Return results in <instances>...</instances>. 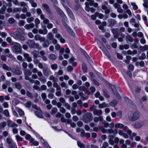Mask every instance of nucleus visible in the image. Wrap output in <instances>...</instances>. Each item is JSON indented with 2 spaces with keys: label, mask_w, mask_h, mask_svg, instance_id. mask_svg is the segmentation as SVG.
<instances>
[{
  "label": "nucleus",
  "mask_w": 148,
  "mask_h": 148,
  "mask_svg": "<svg viewBox=\"0 0 148 148\" xmlns=\"http://www.w3.org/2000/svg\"><path fill=\"white\" fill-rule=\"evenodd\" d=\"M23 33V31L21 29L18 28L13 33V34L16 38L22 41L25 40L24 37L22 35Z\"/></svg>",
  "instance_id": "1"
},
{
  "label": "nucleus",
  "mask_w": 148,
  "mask_h": 148,
  "mask_svg": "<svg viewBox=\"0 0 148 148\" xmlns=\"http://www.w3.org/2000/svg\"><path fill=\"white\" fill-rule=\"evenodd\" d=\"M13 46V51L16 53H21L22 51L21 45L18 43L14 42L12 44Z\"/></svg>",
  "instance_id": "2"
},
{
  "label": "nucleus",
  "mask_w": 148,
  "mask_h": 148,
  "mask_svg": "<svg viewBox=\"0 0 148 148\" xmlns=\"http://www.w3.org/2000/svg\"><path fill=\"white\" fill-rule=\"evenodd\" d=\"M140 116V113L138 111H135L133 114L132 116L128 117V119L131 121H134L138 119Z\"/></svg>",
  "instance_id": "3"
},
{
  "label": "nucleus",
  "mask_w": 148,
  "mask_h": 148,
  "mask_svg": "<svg viewBox=\"0 0 148 148\" xmlns=\"http://www.w3.org/2000/svg\"><path fill=\"white\" fill-rule=\"evenodd\" d=\"M92 119L93 117L92 113L87 112L84 116L82 120L85 123H87L92 121Z\"/></svg>",
  "instance_id": "4"
},
{
  "label": "nucleus",
  "mask_w": 148,
  "mask_h": 148,
  "mask_svg": "<svg viewBox=\"0 0 148 148\" xmlns=\"http://www.w3.org/2000/svg\"><path fill=\"white\" fill-rule=\"evenodd\" d=\"M108 86L109 88H110L112 90L114 93V95L119 99H121V97L119 95V94L116 91V88L112 84H110V83H108Z\"/></svg>",
  "instance_id": "5"
},
{
  "label": "nucleus",
  "mask_w": 148,
  "mask_h": 148,
  "mask_svg": "<svg viewBox=\"0 0 148 148\" xmlns=\"http://www.w3.org/2000/svg\"><path fill=\"white\" fill-rule=\"evenodd\" d=\"M43 72L44 75L46 76H48L51 73V72L47 66L43 68Z\"/></svg>",
  "instance_id": "6"
},
{
  "label": "nucleus",
  "mask_w": 148,
  "mask_h": 148,
  "mask_svg": "<svg viewBox=\"0 0 148 148\" xmlns=\"http://www.w3.org/2000/svg\"><path fill=\"white\" fill-rule=\"evenodd\" d=\"M55 9L56 10L57 12L62 17L65 16V15L64 13L59 8L58 6L56 5L53 6Z\"/></svg>",
  "instance_id": "7"
},
{
  "label": "nucleus",
  "mask_w": 148,
  "mask_h": 148,
  "mask_svg": "<svg viewBox=\"0 0 148 148\" xmlns=\"http://www.w3.org/2000/svg\"><path fill=\"white\" fill-rule=\"evenodd\" d=\"M64 7L70 18L72 19H74L75 17L71 10L67 6H64Z\"/></svg>",
  "instance_id": "8"
},
{
  "label": "nucleus",
  "mask_w": 148,
  "mask_h": 148,
  "mask_svg": "<svg viewBox=\"0 0 148 148\" xmlns=\"http://www.w3.org/2000/svg\"><path fill=\"white\" fill-rule=\"evenodd\" d=\"M42 6L44 9L49 14H51L52 13L50 10L49 6L47 4L43 3L42 4Z\"/></svg>",
  "instance_id": "9"
},
{
  "label": "nucleus",
  "mask_w": 148,
  "mask_h": 148,
  "mask_svg": "<svg viewBox=\"0 0 148 148\" xmlns=\"http://www.w3.org/2000/svg\"><path fill=\"white\" fill-rule=\"evenodd\" d=\"M34 39L36 40H39L40 42H42L45 40V38L41 37L39 34H36L34 36Z\"/></svg>",
  "instance_id": "10"
},
{
  "label": "nucleus",
  "mask_w": 148,
  "mask_h": 148,
  "mask_svg": "<svg viewBox=\"0 0 148 148\" xmlns=\"http://www.w3.org/2000/svg\"><path fill=\"white\" fill-rule=\"evenodd\" d=\"M145 124V123L143 121L136 122L134 124L135 127L137 128H141Z\"/></svg>",
  "instance_id": "11"
},
{
  "label": "nucleus",
  "mask_w": 148,
  "mask_h": 148,
  "mask_svg": "<svg viewBox=\"0 0 148 148\" xmlns=\"http://www.w3.org/2000/svg\"><path fill=\"white\" fill-rule=\"evenodd\" d=\"M7 125L10 127H15L17 126V125L11 120L7 121Z\"/></svg>",
  "instance_id": "12"
},
{
  "label": "nucleus",
  "mask_w": 148,
  "mask_h": 148,
  "mask_svg": "<svg viewBox=\"0 0 148 148\" xmlns=\"http://www.w3.org/2000/svg\"><path fill=\"white\" fill-rule=\"evenodd\" d=\"M93 114L95 115L101 116L103 114V112L101 110L96 109L93 111Z\"/></svg>",
  "instance_id": "13"
},
{
  "label": "nucleus",
  "mask_w": 148,
  "mask_h": 148,
  "mask_svg": "<svg viewBox=\"0 0 148 148\" xmlns=\"http://www.w3.org/2000/svg\"><path fill=\"white\" fill-rule=\"evenodd\" d=\"M32 72L30 71L29 70H25L24 72L25 79H29V77L32 75Z\"/></svg>",
  "instance_id": "14"
},
{
  "label": "nucleus",
  "mask_w": 148,
  "mask_h": 148,
  "mask_svg": "<svg viewBox=\"0 0 148 148\" xmlns=\"http://www.w3.org/2000/svg\"><path fill=\"white\" fill-rule=\"evenodd\" d=\"M64 26L69 33L72 36H74L75 34L73 30L66 25Z\"/></svg>",
  "instance_id": "15"
},
{
  "label": "nucleus",
  "mask_w": 148,
  "mask_h": 148,
  "mask_svg": "<svg viewBox=\"0 0 148 148\" xmlns=\"http://www.w3.org/2000/svg\"><path fill=\"white\" fill-rule=\"evenodd\" d=\"M31 54L33 56V58L34 59H36L38 57H40L39 55V51L34 50L31 52Z\"/></svg>",
  "instance_id": "16"
},
{
  "label": "nucleus",
  "mask_w": 148,
  "mask_h": 148,
  "mask_svg": "<svg viewBox=\"0 0 148 148\" xmlns=\"http://www.w3.org/2000/svg\"><path fill=\"white\" fill-rule=\"evenodd\" d=\"M80 135L83 137H86L87 138H89L90 136V134L89 133H85L84 130H83V131L81 132Z\"/></svg>",
  "instance_id": "17"
},
{
  "label": "nucleus",
  "mask_w": 148,
  "mask_h": 148,
  "mask_svg": "<svg viewBox=\"0 0 148 148\" xmlns=\"http://www.w3.org/2000/svg\"><path fill=\"white\" fill-rule=\"evenodd\" d=\"M115 127L116 128H123L124 130H126L127 129V127L126 126H124V125L122 124L118 123L116 124L115 125Z\"/></svg>",
  "instance_id": "18"
},
{
  "label": "nucleus",
  "mask_w": 148,
  "mask_h": 148,
  "mask_svg": "<svg viewBox=\"0 0 148 148\" xmlns=\"http://www.w3.org/2000/svg\"><path fill=\"white\" fill-rule=\"evenodd\" d=\"M38 31L39 34L43 35L46 34L48 32V31L45 27H43V30L39 29Z\"/></svg>",
  "instance_id": "19"
},
{
  "label": "nucleus",
  "mask_w": 148,
  "mask_h": 148,
  "mask_svg": "<svg viewBox=\"0 0 148 148\" xmlns=\"http://www.w3.org/2000/svg\"><path fill=\"white\" fill-rule=\"evenodd\" d=\"M23 56L27 62H30L32 61L31 57L29 56V54L25 53L23 54Z\"/></svg>",
  "instance_id": "20"
},
{
  "label": "nucleus",
  "mask_w": 148,
  "mask_h": 148,
  "mask_svg": "<svg viewBox=\"0 0 148 148\" xmlns=\"http://www.w3.org/2000/svg\"><path fill=\"white\" fill-rule=\"evenodd\" d=\"M108 22L109 23V26L112 27L116 23V21L114 19H109L108 20Z\"/></svg>",
  "instance_id": "21"
},
{
  "label": "nucleus",
  "mask_w": 148,
  "mask_h": 148,
  "mask_svg": "<svg viewBox=\"0 0 148 148\" xmlns=\"http://www.w3.org/2000/svg\"><path fill=\"white\" fill-rule=\"evenodd\" d=\"M103 118L102 116H99L98 117H95L93 119L95 123H97L99 121H103Z\"/></svg>",
  "instance_id": "22"
},
{
  "label": "nucleus",
  "mask_w": 148,
  "mask_h": 148,
  "mask_svg": "<svg viewBox=\"0 0 148 148\" xmlns=\"http://www.w3.org/2000/svg\"><path fill=\"white\" fill-rule=\"evenodd\" d=\"M89 5L91 6H94L95 7L97 8L98 7V3H95L93 0H91L88 2Z\"/></svg>",
  "instance_id": "23"
},
{
  "label": "nucleus",
  "mask_w": 148,
  "mask_h": 148,
  "mask_svg": "<svg viewBox=\"0 0 148 148\" xmlns=\"http://www.w3.org/2000/svg\"><path fill=\"white\" fill-rule=\"evenodd\" d=\"M108 131L109 134H118V132L117 130L116 129H108Z\"/></svg>",
  "instance_id": "24"
},
{
  "label": "nucleus",
  "mask_w": 148,
  "mask_h": 148,
  "mask_svg": "<svg viewBox=\"0 0 148 148\" xmlns=\"http://www.w3.org/2000/svg\"><path fill=\"white\" fill-rule=\"evenodd\" d=\"M11 71L16 75H20L22 73L21 71L19 70H16V69H12Z\"/></svg>",
  "instance_id": "25"
},
{
  "label": "nucleus",
  "mask_w": 148,
  "mask_h": 148,
  "mask_svg": "<svg viewBox=\"0 0 148 148\" xmlns=\"http://www.w3.org/2000/svg\"><path fill=\"white\" fill-rule=\"evenodd\" d=\"M75 60V58L72 57L69 60V62L72 64L73 66H75L77 65V63L74 62V61Z\"/></svg>",
  "instance_id": "26"
},
{
  "label": "nucleus",
  "mask_w": 148,
  "mask_h": 148,
  "mask_svg": "<svg viewBox=\"0 0 148 148\" xmlns=\"http://www.w3.org/2000/svg\"><path fill=\"white\" fill-rule=\"evenodd\" d=\"M108 107V104H106L105 102H103L99 104V107L100 109H102L106 107Z\"/></svg>",
  "instance_id": "27"
},
{
  "label": "nucleus",
  "mask_w": 148,
  "mask_h": 148,
  "mask_svg": "<svg viewBox=\"0 0 148 148\" xmlns=\"http://www.w3.org/2000/svg\"><path fill=\"white\" fill-rule=\"evenodd\" d=\"M49 58L51 60H55L57 58V56L54 54L51 53L48 56Z\"/></svg>",
  "instance_id": "28"
},
{
  "label": "nucleus",
  "mask_w": 148,
  "mask_h": 148,
  "mask_svg": "<svg viewBox=\"0 0 148 148\" xmlns=\"http://www.w3.org/2000/svg\"><path fill=\"white\" fill-rule=\"evenodd\" d=\"M125 38L126 41L130 42H132L133 41V39L130 35H127L126 37Z\"/></svg>",
  "instance_id": "29"
},
{
  "label": "nucleus",
  "mask_w": 148,
  "mask_h": 148,
  "mask_svg": "<svg viewBox=\"0 0 148 148\" xmlns=\"http://www.w3.org/2000/svg\"><path fill=\"white\" fill-rule=\"evenodd\" d=\"M34 43L35 42L32 40H29L27 41V44L30 48H32Z\"/></svg>",
  "instance_id": "30"
},
{
  "label": "nucleus",
  "mask_w": 148,
  "mask_h": 148,
  "mask_svg": "<svg viewBox=\"0 0 148 148\" xmlns=\"http://www.w3.org/2000/svg\"><path fill=\"white\" fill-rule=\"evenodd\" d=\"M139 49L142 51H144L148 50V46L145 45L144 46H140L139 47Z\"/></svg>",
  "instance_id": "31"
},
{
  "label": "nucleus",
  "mask_w": 148,
  "mask_h": 148,
  "mask_svg": "<svg viewBox=\"0 0 148 148\" xmlns=\"http://www.w3.org/2000/svg\"><path fill=\"white\" fill-rule=\"evenodd\" d=\"M2 67V68L5 70H6L7 71H10L11 70V68L9 67H8L6 64H3L1 66Z\"/></svg>",
  "instance_id": "32"
},
{
  "label": "nucleus",
  "mask_w": 148,
  "mask_h": 148,
  "mask_svg": "<svg viewBox=\"0 0 148 148\" xmlns=\"http://www.w3.org/2000/svg\"><path fill=\"white\" fill-rule=\"evenodd\" d=\"M44 42L42 44V47L44 48H47L48 47L49 45V43L48 41L47 40H46L45 38V40L43 42Z\"/></svg>",
  "instance_id": "33"
},
{
  "label": "nucleus",
  "mask_w": 148,
  "mask_h": 148,
  "mask_svg": "<svg viewBox=\"0 0 148 148\" xmlns=\"http://www.w3.org/2000/svg\"><path fill=\"white\" fill-rule=\"evenodd\" d=\"M49 79L50 80L52 81L53 82H56L58 81V79L55 78L53 75H50L49 77Z\"/></svg>",
  "instance_id": "34"
},
{
  "label": "nucleus",
  "mask_w": 148,
  "mask_h": 148,
  "mask_svg": "<svg viewBox=\"0 0 148 148\" xmlns=\"http://www.w3.org/2000/svg\"><path fill=\"white\" fill-rule=\"evenodd\" d=\"M25 138L26 140H29L31 142H32L34 140V139L31 137L30 135L28 134L26 135Z\"/></svg>",
  "instance_id": "35"
},
{
  "label": "nucleus",
  "mask_w": 148,
  "mask_h": 148,
  "mask_svg": "<svg viewBox=\"0 0 148 148\" xmlns=\"http://www.w3.org/2000/svg\"><path fill=\"white\" fill-rule=\"evenodd\" d=\"M82 69L84 73H86L87 71V67L86 64L83 62L82 64Z\"/></svg>",
  "instance_id": "36"
},
{
  "label": "nucleus",
  "mask_w": 148,
  "mask_h": 148,
  "mask_svg": "<svg viewBox=\"0 0 148 148\" xmlns=\"http://www.w3.org/2000/svg\"><path fill=\"white\" fill-rule=\"evenodd\" d=\"M6 125V123L5 121H3L0 123V130H2L4 128Z\"/></svg>",
  "instance_id": "37"
},
{
  "label": "nucleus",
  "mask_w": 148,
  "mask_h": 148,
  "mask_svg": "<svg viewBox=\"0 0 148 148\" xmlns=\"http://www.w3.org/2000/svg\"><path fill=\"white\" fill-rule=\"evenodd\" d=\"M145 65V63L144 61H141L140 62H137L136 63V65L138 66L139 65L141 67H143Z\"/></svg>",
  "instance_id": "38"
},
{
  "label": "nucleus",
  "mask_w": 148,
  "mask_h": 148,
  "mask_svg": "<svg viewBox=\"0 0 148 148\" xmlns=\"http://www.w3.org/2000/svg\"><path fill=\"white\" fill-rule=\"evenodd\" d=\"M95 15L98 16L100 19H102L103 18L104 16L103 14L101 13H100L98 12H96L95 13Z\"/></svg>",
  "instance_id": "39"
},
{
  "label": "nucleus",
  "mask_w": 148,
  "mask_h": 148,
  "mask_svg": "<svg viewBox=\"0 0 148 148\" xmlns=\"http://www.w3.org/2000/svg\"><path fill=\"white\" fill-rule=\"evenodd\" d=\"M58 111V109L55 107L53 108L51 110L50 113L52 115H54Z\"/></svg>",
  "instance_id": "40"
},
{
  "label": "nucleus",
  "mask_w": 148,
  "mask_h": 148,
  "mask_svg": "<svg viewBox=\"0 0 148 148\" xmlns=\"http://www.w3.org/2000/svg\"><path fill=\"white\" fill-rule=\"evenodd\" d=\"M12 139L9 138H7L6 139V142L8 144V146L12 144Z\"/></svg>",
  "instance_id": "41"
},
{
  "label": "nucleus",
  "mask_w": 148,
  "mask_h": 148,
  "mask_svg": "<svg viewBox=\"0 0 148 148\" xmlns=\"http://www.w3.org/2000/svg\"><path fill=\"white\" fill-rule=\"evenodd\" d=\"M15 88L17 89L20 90L21 88V86L19 82H17L14 84Z\"/></svg>",
  "instance_id": "42"
},
{
  "label": "nucleus",
  "mask_w": 148,
  "mask_h": 148,
  "mask_svg": "<svg viewBox=\"0 0 148 148\" xmlns=\"http://www.w3.org/2000/svg\"><path fill=\"white\" fill-rule=\"evenodd\" d=\"M36 48L38 50H40L41 49V47L39 46V44L37 43H34L32 48Z\"/></svg>",
  "instance_id": "43"
},
{
  "label": "nucleus",
  "mask_w": 148,
  "mask_h": 148,
  "mask_svg": "<svg viewBox=\"0 0 148 148\" xmlns=\"http://www.w3.org/2000/svg\"><path fill=\"white\" fill-rule=\"evenodd\" d=\"M38 79L43 84H45L46 82V79L43 76L40 77Z\"/></svg>",
  "instance_id": "44"
},
{
  "label": "nucleus",
  "mask_w": 148,
  "mask_h": 148,
  "mask_svg": "<svg viewBox=\"0 0 148 148\" xmlns=\"http://www.w3.org/2000/svg\"><path fill=\"white\" fill-rule=\"evenodd\" d=\"M51 67L52 70H56L58 68V66L57 64H54L51 65Z\"/></svg>",
  "instance_id": "45"
},
{
  "label": "nucleus",
  "mask_w": 148,
  "mask_h": 148,
  "mask_svg": "<svg viewBox=\"0 0 148 148\" xmlns=\"http://www.w3.org/2000/svg\"><path fill=\"white\" fill-rule=\"evenodd\" d=\"M47 37L48 39L50 40H52L53 38V36L51 32L49 33L48 34Z\"/></svg>",
  "instance_id": "46"
},
{
  "label": "nucleus",
  "mask_w": 148,
  "mask_h": 148,
  "mask_svg": "<svg viewBox=\"0 0 148 148\" xmlns=\"http://www.w3.org/2000/svg\"><path fill=\"white\" fill-rule=\"evenodd\" d=\"M29 2L31 4L32 7H36L37 6V4L34 2V0H30Z\"/></svg>",
  "instance_id": "47"
},
{
  "label": "nucleus",
  "mask_w": 148,
  "mask_h": 148,
  "mask_svg": "<svg viewBox=\"0 0 148 148\" xmlns=\"http://www.w3.org/2000/svg\"><path fill=\"white\" fill-rule=\"evenodd\" d=\"M85 10L87 11L88 12H89L90 11V8L89 6V4L88 3V2H86L85 3Z\"/></svg>",
  "instance_id": "48"
},
{
  "label": "nucleus",
  "mask_w": 148,
  "mask_h": 148,
  "mask_svg": "<svg viewBox=\"0 0 148 148\" xmlns=\"http://www.w3.org/2000/svg\"><path fill=\"white\" fill-rule=\"evenodd\" d=\"M131 4L133 6V9L134 10H136L138 9V7L135 3L134 2H131Z\"/></svg>",
  "instance_id": "49"
},
{
  "label": "nucleus",
  "mask_w": 148,
  "mask_h": 148,
  "mask_svg": "<svg viewBox=\"0 0 148 148\" xmlns=\"http://www.w3.org/2000/svg\"><path fill=\"white\" fill-rule=\"evenodd\" d=\"M103 94L107 98H109L110 97V95L108 94L107 91H106L105 90L103 89L102 90Z\"/></svg>",
  "instance_id": "50"
},
{
  "label": "nucleus",
  "mask_w": 148,
  "mask_h": 148,
  "mask_svg": "<svg viewBox=\"0 0 148 148\" xmlns=\"http://www.w3.org/2000/svg\"><path fill=\"white\" fill-rule=\"evenodd\" d=\"M62 95L61 88L56 90V95L57 96H60Z\"/></svg>",
  "instance_id": "51"
},
{
  "label": "nucleus",
  "mask_w": 148,
  "mask_h": 148,
  "mask_svg": "<svg viewBox=\"0 0 148 148\" xmlns=\"http://www.w3.org/2000/svg\"><path fill=\"white\" fill-rule=\"evenodd\" d=\"M117 102L115 100H113L110 103V105L112 107H115L116 106Z\"/></svg>",
  "instance_id": "52"
},
{
  "label": "nucleus",
  "mask_w": 148,
  "mask_h": 148,
  "mask_svg": "<svg viewBox=\"0 0 148 148\" xmlns=\"http://www.w3.org/2000/svg\"><path fill=\"white\" fill-rule=\"evenodd\" d=\"M15 138L17 141L18 142L21 141L23 140L22 138L18 135L16 136Z\"/></svg>",
  "instance_id": "53"
},
{
  "label": "nucleus",
  "mask_w": 148,
  "mask_h": 148,
  "mask_svg": "<svg viewBox=\"0 0 148 148\" xmlns=\"http://www.w3.org/2000/svg\"><path fill=\"white\" fill-rule=\"evenodd\" d=\"M53 86L54 87L56 88V90L61 88L60 86L58 85V84L56 82H54L53 84Z\"/></svg>",
  "instance_id": "54"
},
{
  "label": "nucleus",
  "mask_w": 148,
  "mask_h": 148,
  "mask_svg": "<svg viewBox=\"0 0 148 148\" xmlns=\"http://www.w3.org/2000/svg\"><path fill=\"white\" fill-rule=\"evenodd\" d=\"M108 146L109 144L108 143L106 142H105L103 143L102 146L101 148H106L108 147Z\"/></svg>",
  "instance_id": "55"
},
{
  "label": "nucleus",
  "mask_w": 148,
  "mask_h": 148,
  "mask_svg": "<svg viewBox=\"0 0 148 148\" xmlns=\"http://www.w3.org/2000/svg\"><path fill=\"white\" fill-rule=\"evenodd\" d=\"M18 113L19 115L21 116H23L24 115V113L23 111L21 109H19L18 110Z\"/></svg>",
  "instance_id": "56"
},
{
  "label": "nucleus",
  "mask_w": 148,
  "mask_h": 148,
  "mask_svg": "<svg viewBox=\"0 0 148 148\" xmlns=\"http://www.w3.org/2000/svg\"><path fill=\"white\" fill-rule=\"evenodd\" d=\"M102 123L103 125L105 127L107 128L109 126V124L108 123L106 122V121H102Z\"/></svg>",
  "instance_id": "57"
},
{
  "label": "nucleus",
  "mask_w": 148,
  "mask_h": 148,
  "mask_svg": "<svg viewBox=\"0 0 148 148\" xmlns=\"http://www.w3.org/2000/svg\"><path fill=\"white\" fill-rule=\"evenodd\" d=\"M21 10V8H14L13 12H20Z\"/></svg>",
  "instance_id": "58"
},
{
  "label": "nucleus",
  "mask_w": 148,
  "mask_h": 148,
  "mask_svg": "<svg viewBox=\"0 0 148 148\" xmlns=\"http://www.w3.org/2000/svg\"><path fill=\"white\" fill-rule=\"evenodd\" d=\"M146 58V56L144 53H142L141 56L139 57V59L140 60H143Z\"/></svg>",
  "instance_id": "59"
},
{
  "label": "nucleus",
  "mask_w": 148,
  "mask_h": 148,
  "mask_svg": "<svg viewBox=\"0 0 148 148\" xmlns=\"http://www.w3.org/2000/svg\"><path fill=\"white\" fill-rule=\"evenodd\" d=\"M92 81L95 85L98 86L99 85V83L95 79H92Z\"/></svg>",
  "instance_id": "60"
},
{
  "label": "nucleus",
  "mask_w": 148,
  "mask_h": 148,
  "mask_svg": "<svg viewBox=\"0 0 148 148\" xmlns=\"http://www.w3.org/2000/svg\"><path fill=\"white\" fill-rule=\"evenodd\" d=\"M32 104V103L30 101H28L25 104V106L27 108H30Z\"/></svg>",
  "instance_id": "61"
},
{
  "label": "nucleus",
  "mask_w": 148,
  "mask_h": 148,
  "mask_svg": "<svg viewBox=\"0 0 148 148\" xmlns=\"http://www.w3.org/2000/svg\"><path fill=\"white\" fill-rule=\"evenodd\" d=\"M35 114L39 117L41 118L43 116L38 111H36L35 112Z\"/></svg>",
  "instance_id": "62"
},
{
  "label": "nucleus",
  "mask_w": 148,
  "mask_h": 148,
  "mask_svg": "<svg viewBox=\"0 0 148 148\" xmlns=\"http://www.w3.org/2000/svg\"><path fill=\"white\" fill-rule=\"evenodd\" d=\"M118 29H114L112 30V32L113 34H118Z\"/></svg>",
  "instance_id": "63"
},
{
  "label": "nucleus",
  "mask_w": 148,
  "mask_h": 148,
  "mask_svg": "<svg viewBox=\"0 0 148 148\" xmlns=\"http://www.w3.org/2000/svg\"><path fill=\"white\" fill-rule=\"evenodd\" d=\"M64 105L67 109L68 110L70 109L71 106L69 103H66Z\"/></svg>",
  "instance_id": "64"
}]
</instances>
